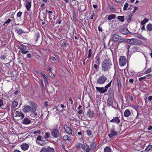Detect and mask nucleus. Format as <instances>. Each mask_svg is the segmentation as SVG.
<instances>
[{
    "mask_svg": "<svg viewBox=\"0 0 152 152\" xmlns=\"http://www.w3.org/2000/svg\"><path fill=\"white\" fill-rule=\"evenodd\" d=\"M36 142L37 144H38L39 145H44V144H45L46 143V142H45L43 140H40V141H36Z\"/></svg>",
    "mask_w": 152,
    "mask_h": 152,
    "instance_id": "b1692460",
    "label": "nucleus"
},
{
    "mask_svg": "<svg viewBox=\"0 0 152 152\" xmlns=\"http://www.w3.org/2000/svg\"><path fill=\"white\" fill-rule=\"evenodd\" d=\"M129 82L131 83H132L134 81V80L133 79H130L129 80Z\"/></svg>",
    "mask_w": 152,
    "mask_h": 152,
    "instance_id": "69168bd1",
    "label": "nucleus"
},
{
    "mask_svg": "<svg viewBox=\"0 0 152 152\" xmlns=\"http://www.w3.org/2000/svg\"><path fill=\"white\" fill-rule=\"evenodd\" d=\"M42 137L41 136H38L37 138V140L38 141H40V140H42Z\"/></svg>",
    "mask_w": 152,
    "mask_h": 152,
    "instance_id": "864d4df0",
    "label": "nucleus"
},
{
    "mask_svg": "<svg viewBox=\"0 0 152 152\" xmlns=\"http://www.w3.org/2000/svg\"><path fill=\"white\" fill-rule=\"evenodd\" d=\"M87 116L90 118L93 117L94 113V112L90 109L88 110L86 114Z\"/></svg>",
    "mask_w": 152,
    "mask_h": 152,
    "instance_id": "9d476101",
    "label": "nucleus"
},
{
    "mask_svg": "<svg viewBox=\"0 0 152 152\" xmlns=\"http://www.w3.org/2000/svg\"><path fill=\"white\" fill-rule=\"evenodd\" d=\"M91 49H90L88 50V55L87 58H90L91 57Z\"/></svg>",
    "mask_w": 152,
    "mask_h": 152,
    "instance_id": "a18cd8bd",
    "label": "nucleus"
},
{
    "mask_svg": "<svg viewBox=\"0 0 152 152\" xmlns=\"http://www.w3.org/2000/svg\"><path fill=\"white\" fill-rule=\"evenodd\" d=\"M19 52L23 54H26V53H27L28 52V51H25L24 50H19Z\"/></svg>",
    "mask_w": 152,
    "mask_h": 152,
    "instance_id": "c03bdc74",
    "label": "nucleus"
},
{
    "mask_svg": "<svg viewBox=\"0 0 152 152\" xmlns=\"http://www.w3.org/2000/svg\"><path fill=\"white\" fill-rule=\"evenodd\" d=\"M3 105V100L2 99H0V107H1Z\"/></svg>",
    "mask_w": 152,
    "mask_h": 152,
    "instance_id": "6e6d98bb",
    "label": "nucleus"
},
{
    "mask_svg": "<svg viewBox=\"0 0 152 152\" xmlns=\"http://www.w3.org/2000/svg\"><path fill=\"white\" fill-rule=\"evenodd\" d=\"M107 80L106 77L103 75L100 76L97 79L96 82L97 83L100 85L103 84Z\"/></svg>",
    "mask_w": 152,
    "mask_h": 152,
    "instance_id": "20e7f679",
    "label": "nucleus"
},
{
    "mask_svg": "<svg viewBox=\"0 0 152 152\" xmlns=\"http://www.w3.org/2000/svg\"><path fill=\"white\" fill-rule=\"evenodd\" d=\"M46 151L47 152H55L54 148L50 146H48L47 148H46Z\"/></svg>",
    "mask_w": 152,
    "mask_h": 152,
    "instance_id": "aec40b11",
    "label": "nucleus"
},
{
    "mask_svg": "<svg viewBox=\"0 0 152 152\" xmlns=\"http://www.w3.org/2000/svg\"><path fill=\"white\" fill-rule=\"evenodd\" d=\"M86 132L87 133V134L88 136L91 135L92 134L90 130H87L86 131Z\"/></svg>",
    "mask_w": 152,
    "mask_h": 152,
    "instance_id": "ea45409f",
    "label": "nucleus"
},
{
    "mask_svg": "<svg viewBox=\"0 0 152 152\" xmlns=\"http://www.w3.org/2000/svg\"><path fill=\"white\" fill-rule=\"evenodd\" d=\"M33 113L31 114V115L35 118V119L36 120L38 119L39 116H38L37 113L35 112H31Z\"/></svg>",
    "mask_w": 152,
    "mask_h": 152,
    "instance_id": "4be33fe9",
    "label": "nucleus"
},
{
    "mask_svg": "<svg viewBox=\"0 0 152 152\" xmlns=\"http://www.w3.org/2000/svg\"><path fill=\"white\" fill-rule=\"evenodd\" d=\"M41 75L43 77L44 79L45 80V81L47 82H48V78L46 75L45 74H43V73H41Z\"/></svg>",
    "mask_w": 152,
    "mask_h": 152,
    "instance_id": "4c0bfd02",
    "label": "nucleus"
},
{
    "mask_svg": "<svg viewBox=\"0 0 152 152\" xmlns=\"http://www.w3.org/2000/svg\"><path fill=\"white\" fill-rule=\"evenodd\" d=\"M10 104H8L7 107L5 108V109L7 111H9L10 109Z\"/></svg>",
    "mask_w": 152,
    "mask_h": 152,
    "instance_id": "37998d69",
    "label": "nucleus"
},
{
    "mask_svg": "<svg viewBox=\"0 0 152 152\" xmlns=\"http://www.w3.org/2000/svg\"><path fill=\"white\" fill-rule=\"evenodd\" d=\"M152 148V145H149L145 148V151L146 152H148Z\"/></svg>",
    "mask_w": 152,
    "mask_h": 152,
    "instance_id": "c756f323",
    "label": "nucleus"
},
{
    "mask_svg": "<svg viewBox=\"0 0 152 152\" xmlns=\"http://www.w3.org/2000/svg\"><path fill=\"white\" fill-rule=\"evenodd\" d=\"M96 142H93L92 144L91 145V148L92 150L94 149L96 146Z\"/></svg>",
    "mask_w": 152,
    "mask_h": 152,
    "instance_id": "a878e982",
    "label": "nucleus"
},
{
    "mask_svg": "<svg viewBox=\"0 0 152 152\" xmlns=\"http://www.w3.org/2000/svg\"><path fill=\"white\" fill-rule=\"evenodd\" d=\"M146 77L147 76H145L142 77H140L139 79V80L140 81H142L143 80L146 78Z\"/></svg>",
    "mask_w": 152,
    "mask_h": 152,
    "instance_id": "49530a36",
    "label": "nucleus"
},
{
    "mask_svg": "<svg viewBox=\"0 0 152 152\" xmlns=\"http://www.w3.org/2000/svg\"><path fill=\"white\" fill-rule=\"evenodd\" d=\"M112 82V80L106 85L104 88L96 87V90L98 91L101 93H104L106 92L107 91L108 88L110 86Z\"/></svg>",
    "mask_w": 152,
    "mask_h": 152,
    "instance_id": "7ed1b4c3",
    "label": "nucleus"
},
{
    "mask_svg": "<svg viewBox=\"0 0 152 152\" xmlns=\"http://www.w3.org/2000/svg\"><path fill=\"white\" fill-rule=\"evenodd\" d=\"M134 108L136 110H137L139 108L138 106V105L135 106Z\"/></svg>",
    "mask_w": 152,
    "mask_h": 152,
    "instance_id": "e2e57ef3",
    "label": "nucleus"
},
{
    "mask_svg": "<svg viewBox=\"0 0 152 152\" xmlns=\"http://www.w3.org/2000/svg\"><path fill=\"white\" fill-rule=\"evenodd\" d=\"M18 104V102L14 100L12 102V105L13 107H16Z\"/></svg>",
    "mask_w": 152,
    "mask_h": 152,
    "instance_id": "7c9ffc66",
    "label": "nucleus"
},
{
    "mask_svg": "<svg viewBox=\"0 0 152 152\" xmlns=\"http://www.w3.org/2000/svg\"><path fill=\"white\" fill-rule=\"evenodd\" d=\"M82 149L86 151V152H89L90 150L89 145L86 143L83 144Z\"/></svg>",
    "mask_w": 152,
    "mask_h": 152,
    "instance_id": "f8f14e48",
    "label": "nucleus"
},
{
    "mask_svg": "<svg viewBox=\"0 0 152 152\" xmlns=\"http://www.w3.org/2000/svg\"><path fill=\"white\" fill-rule=\"evenodd\" d=\"M68 136L67 135H65L63 137V139L65 140H68L69 142H71V140H68Z\"/></svg>",
    "mask_w": 152,
    "mask_h": 152,
    "instance_id": "473e14b6",
    "label": "nucleus"
},
{
    "mask_svg": "<svg viewBox=\"0 0 152 152\" xmlns=\"http://www.w3.org/2000/svg\"><path fill=\"white\" fill-rule=\"evenodd\" d=\"M129 31L126 28H123L121 30V32L123 34H128Z\"/></svg>",
    "mask_w": 152,
    "mask_h": 152,
    "instance_id": "6ab92c4d",
    "label": "nucleus"
},
{
    "mask_svg": "<svg viewBox=\"0 0 152 152\" xmlns=\"http://www.w3.org/2000/svg\"><path fill=\"white\" fill-rule=\"evenodd\" d=\"M117 80L118 85V88H121V85L120 79L119 78H118L117 79Z\"/></svg>",
    "mask_w": 152,
    "mask_h": 152,
    "instance_id": "bb28decb",
    "label": "nucleus"
},
{
    "mask_svg": "<svg viewBox=\"0 0 152 152\" xmlns=\"http://www.w3.org/2000/svg\"><path fill=\"white\" fill-rule=\"evenodd\" d=\"M29 103L31 112L36 111L37 109V105L35 102H29Z\"/></svg>",
    "mask_w": 152,
    "mask_h": 152,
    "instance_id": "423d86ee",
    "label": "nucleus"
},
{
    "mask_svg": "<svg viewBox=\"0 0 152 152\" xmlns=\"http://www.w3.org/2000/svg\"><path fill=\"white\" fill-rule=\"evenodd\" d=\"M104 152H111L110 148L109 147H106L104 150Z\"/></svg>",
    "mask_w": 152,
    "mask_h": 152,
    "instance_id": "c85d7f7f",
    "label": "nucleus"
},
{
    "mask_svg": "<svg viewBox=\"0 0 152 152\" xmlns=\"http://www.w3.org/2000/svg\"><path fill=\"white\" fill-rule=\"evenodd\" d=\"M117 19L122 22H123L124 21V16H118L117 17Z\"/></svg>",
    "mask_w": 152,
    "mask_h": 152,
    "instance_id": "5701e85b",
    "label": "nucleus"
},
{
    "mask_svg": "<svg viewBox=\"0 0 152 152\" xmlns=\"http://www.w3.org/2000/svg\"><path fill=\"white\" fill-rule=\"evenodd\" d=\"M1 58L3 60H4L5 58H6L5 56H4V55H2L1 56Z\"/></svg>",
    "mask_w": 152,
    "mask_h": 152,
    "instance_id": "bf43d9fd",
    "label": "nucleus"
},
{
    "mask_svg": "<svg viewBox=\"0 0 152 152\" xmlns=\"http://www.w3.org/2000/svg\"><path fill=\"white\" fill-rule=\"evenodd\" d=\"M148 19L145 18L141 22V23L142 25H143L145 24V23L148 21Z\"/></svg>",
    "mask_w": 152,
    "mask_h": 152,
    "instance_id": "2f4dec72",
    "label": "nucleus"
},
{
    "mask_svg": "<svg viewBox=\"0 0 152 152\" xmlns=\"http://www.w3.org/2000/svg\"><path fill=\"white\" fill-rule=\"evenodd\" d=\"M110 122H114L116 123L117 124H118L120 122V120L119 119L118 117H116L113 119L110 120Z\"/></svg>",
    "mask_w": 152,
    "mask_h": 152,
    "instance_id": "a211bd4d",
    "label": "nucleus"
},
{
    "mask_svg": "<svg viewBox=\"0 0 152 152\" xmlns=\"http://www.w3.org/2000/svg\"><path fill=\"white\" fill-rule=\"evenodd\" d=\"M95 58L98 64V65H99L100 63V58L98 56H97Z\"/></svg>",
    "mask_w": 152,
    "mask_h": 152,
    "instance_id": "c9c22d12",
    "label": "nucleus"
},
{
    "mask_svg": "<svg viewBox=\"0 0 152 152\" xmlns=\"http://www.w3.org/2000/svg\"><path fill=\"white\" fill-rule=\"evenodd\" d=\"M147 29L149 31H152V24H148L147 26Z\"/></svg>",
    "mask_w": 152,
    "mask_h": 152,
    "instance_id": "393cba45",
    "label": "nucleus"
},
{
    "mask_svg": "<svg viewBox=\"0 0 152 152\" xmlns=\"http://www.w3.org/2000/svg\"><path fill=\"white\" fill-rule=\"evenodd\" d=\"M112 66V63L109 59H106L103 61L102 63V69L104 72L109 71Z\"/></svg>",
    "mask_w": 152,
    "mask_h": 152,
    "instance_id": "f03ea898",
    "label": "nucleus"
},
{
    "mask_svg": "<svg viewBox=\"0 0 152 152\" xmlns=\"http://www.w3.org/2000/svg\"><path fill=\"white\" fill-rule=\"evenodd\" d=\"M66 126L64 128L67 133L69 134H72V132L71 128L67 125H66Z\"/></svg>",
    "mask_w": 152,
    "mask_h": 152,
    "instance_id": "dca6fc26",
    "label": "nucleus"
},
{
    "mask_svg": "<svg viewBox=\"0 0 152 152\" xmlns=\"http://www.w3.org/2000/svg\"><path fill=\"white\" fill-rule=\"evenodd\" d=\"M11 20L10 19H8L7 21H6L3 25H4L5 24H8L11 21Z\"/></svg>",
    "mask_w": 152,
    "mask_h": 152,
    "instance_id": "8fccbe9b",
    "label": "nucleus"
},
{
    "mask_svg": "<svg viewBox=\"0 0 152 152\" xmlns=\"http://www.w3.org/2000/svg\"><path fill=\"white\" fill-rule=\"evenodd\" d=\"M26 3L25 4V7L28 11L30 10V9L31 7V2L26 1Z\"/></svg>",
    "mask_w": 152,
    "mask_h": 152,
    "instance_id": "9b49d317",
    "label": "nucleus"
},
{
    "mask_svg": "<svg viewBox=\"0 0 152 152\" xmlns=\"http://www.w3.org/2000/svg\"><path fill=\"white\" fill-rule=\"evenodd\" d=\"M20 45L22 47L23 50H26V49L27 47H26V46L24 45Z\"/></svg>",
    "mask_w": 152,
    "mask_h": 152,
    "instance_id": "4d7b16f0",
    "label": "nucleus"
},
{
    "mask_svg": "<svg viewBox=\"0 0 152 152\" xmlns=\"http://www.w3.org/2000/svg\"><path fill=\"white\" fill-rule=\"evenodd\" d=\"M51 134L54 138L58 137L59 136V130L57 129H54L51 131Z\"/></svg>",
    "mask_w": 152,
    "mask_h": 152,
    "instance_id": "0eeeda50",
    "label": "nucleus"
},
{
    "mask_svg": "<svg viewBox=\"0 0 152 152\" xmlns=\"http://www.w3.org/2000/svg\"><path fill=\"white\" fill-rule=\"evenodd\" d=\"M115 15L114 14H111L109 15L108 17V19L109 20H110L112 19H114Z\"/></svg>",
    "mask_w": 152,
    "mask_h": 152,
    "instance_id": "cd10ccee",
    "label": "nucleus"
},
{
    "mask_svg": "<svg viewBox=\"0 0 152 152\" xmlns=\"http://www.w3.org/2000/svg\"><path fill=\"white\" fill-rule=\"evenodd\" d=\"M114 127V126H112L113 128L111 129L110 131V133L108 134V136L110 138H111L112 137L116 135L117 134V132L116 131H115Z\"/></svg>",
    "mask_w": 152,
    "mask_h": 152,
    "instance_id": "6e6552de",
    "label": "nucleus"
},
{
    "mask_svg": "<svg viewBox=\"0 0 152 152\" xmlns=\"http://www.w3.org/2000/svg\"><path fill=\"white\" fill-rule=\"evenodd\" d=\"M83 112V111L81 110H79L78 112V113L79 114H81V113H82Z\"/></svg>",
    "mask_w": 152,
    "mask_h": 152,
    "instance_id": "774afa93",
    "label": "nucleus"
},
{
    "mask_svg": "<svg viewBox=\"0 0 152 152\" xmlns=\"http://www.w3.org/2000/svg\"><path fill=\"white\" fill-rule=\"evenodd\" d=\"M113 102V100L112 98L110 96L108 97L107 101V105L109 106H110L112 105Z\"/></svg>",
    "mask_w": 152,
    "mask_h": 152,
    "instance_id": "4468645a",
    "label": "nucleus"
},
{
    "mask_svg": "<svg viewBox=\"0 0 152 152\" xmlns=\"http://www.w3.org/2000/svg\"><path fill=\"white\" fill-rule=\"evenodd\" d=\"M30 106L28 105H25L23 106V112L25 113H27L29 112H31Z\"/></svg>",
    "mask_w": 152,
    "mask_h": 152,
    "instance_id": "1a4fd4ad",
    "label": "nucleus"
},
{
    "mask_svg": "<svg viewBox=\"0 0 152 152\" xmlns=\"http://www.w3.org/2000/svg\"><path fill=\"white\" fill-rule=\"evenodd\" d=\"M83 145H82L81 143L77 144L76 145V147L77 148H79L80 147H82Z\"/></svg>",
    "mask_w": 152,
    "mask_h": 152,
    "instance_id": "a19ab883",
    "label": "nucleus"
},
{
    "mask_svg": "<svg viewBox=\"0 0 152 152\" xmlns=\"http://www.w3.org/2000/svg\"><path fill=\"white\" fill-rule=\"evenodd\" d=\"M152 100V96H150L148 98V100L149 101H151Z\"/></svg>",
    "mask_w": 152,
    "mask_h": 152,
    "instance_id": "680f3d73",
    "label": "nucleus"
},
{
    "mask_svg": "<svg viewBox=\"0 0 152 152\" xmlns=\"http://www.w3.org/2000/svg\"><path fill=\"white\" fill-rule=\"evenodd\" d=\"M24 31L21 29H18L17 31L18 34L19 35L21 34Z\"/></svg>",
    "mask_w": 152,
    "mask_h": 152,
    "instance_id": "e433bc0d",
    "label": "nucleus"
},
{
    "mask_svg": "<svg viewBox=\"0 0 152 152\" xmlns=\"http://www.w3.org/2000/svg\"><path fill=\"white\" fill-rule=\"evenodd\" d=\"M40 152H47L46 151V148H42Z\"/></svg>",
    "mask_w": 152,
    "mask_h": 152,
    "instance_id": "de8ad7c7",
    "label": "nucleus"
},
{
    "mask_svg": "<svg viewBox=\"0 0 152 152\" xmlns=\"http://www.w3.org/2000/svg\"><path fill=\"white\" fill-rule=\"evenodd\" d=\"M44 105L45 107H47L48 105V102L47 101H45L44 104Z\"/></svg>",
    "mask_w": 152,
    "mask_h": 152,
    "instance_id": "0e129e2a",
    "label": "nucleus"
},
{
    "mask_svg": "<svg viewBox=\"0 0 152 152\" xmlns=\"http://www.w3.org/2000/svg\"><path fill=\"white\" fill-rule=\"evenodd\" d=\"M151 71V68L148 69L145 72V73L148 74Z\"/></svg>",
    "mask_w": 152,
    "mask_h": 152,
    "instance_id": "3c124183",
    "label": "nucleus"
},
{
    "mask_svg": "<svg viewBox=\"0 0 152 152\" xmlns=\"http://www.w3.org/2000/svg\"><path fill=\"white\" fill-rule=\"evenodd\" d=\"M134 10H133V11L132 12V13H134L135 11L137 10L138 9V7H134Z\"/></svg>",
    "mask_w": 152,
    "mask_h": 152,
    "instance_id": "5fc2aeb1",
    "label": "nucleus"
},
{
    "mask_svg": "<svg viewBox=\"0 0 152 152\" xmlns=\"http://www.w3.org/2000/svg\"><path fill=\"white\" fill-rule=\"evenodd\" d=\"M94 69H96V70L97 71L98 70L99 65H97L96 64H95L94 65Z\"/></svg>",
    "mask_w": 152,
    "mask_h": 152,
    "instance_id": "58836bf2",
    "label": "nucleus"
},
{
    "mask_svg": "<svg viewBox=\"0 0 152 152\" xmlns=\"http://www.w3.org/2000/svg\"><path fill=\"white\" fill-rule=\"evenodd\" d=\"M126 63V60L124 56H121L119 59V64L121 66H123L125 65Z\"/></svg>",
    "mask_w": 152,
    "mask_h": 152,
    "instance_id": "39448f33",
    "label": "nucleus"
},
{
    "mask_svg": "<svg viewBox=\"0 0 152 152\" xmlns=\"http://www.w3.org/2000/svg\"><path fill=\"white\" fill-rule=\"evenodd\" d=\"M22 14V12H19L17 13V16L18 17H20L21 16Z\"/></svg>",
    "mask_w": 152,
    "mask_h": 152,
    "instance_id": "09e8293b",
    "label": "nucleus"
},
{
    "mask_svg": "<svg viewBox=\"0 0 152 152\" xmlns=\"http://www.w3.org/2000/svg\"><path fill=\"white\" fill-rule=\"evenodd\" d=\"M119 35L116 34H113L112 35V38H119Z\"/></svg>",
    "mask_w": 152,
    "mask_h": 152,
    "instance_id": "79ce46f5",
    "label": "nucleus"
},
{
    "mask_svg": "<svg viewBox=\"0 0 152 152\" xmlns=\"http://www.w3.org/2000/svg\"><path fill=\"white\" fill-rule=\"evenodd\" d=\"M50 133L49 132H47L45 133L44 136V137L45 139L48 138L50 137Z\"/></svg>",
    "mask_w": 152,
    "mask_h": 152,
    "instance_id": "f704fd0d",
    "label": "nucleus"
},
{
    "mask_svg": "<svg viewBox=\"0 0 152 152\" xmlns=\"http://www.w3.org/2000/svg\"><path fill=\"white\" fill-rule=\"evenodd\" d=\"M129 5V4L128 3L126 2L124 5L123 10L125 11L127 10V9Z\"/></svg>",
    "mask_w": 152,
    "mask_h": 152,
    "instance_id": "72a5a7b5",
    "label": "nucleus"
},
{
    "mask_svg": "<svg viewBox=\"0 0 152 152\" xmlns=\"http://www.w3.org/2000/svg\"><path fill=\"white\" fill-rule=\"evenodd\" d=\"M31 121L28 118H25L23 122V124H29L31 123Z\"/></svg>",
    "mask_w": 152,
    "mask_h": 152,
    "instance_id": "f3484780",
    "label": "nucleus"
},
{
    "mask_svg": "<svg viewBox=\"0 0 152 152\" xmlns=\"http://www.w3.org/2000/svg\"><path fill=\"white\" fill-rule=\"evenodd\" d=\"M152 129V126L151 125L149 126L148 128V130H151Z\"/></svg>",
    "mask_w": 152,
    "mask_h": 152,
    "instance_id": "052dcab7",
    "label": "nucleus"
},
{
    "mask_svg": "<svg viewBox=\"0 0 152 152\" xmlns=\"http://www.w3.org/2000/svg\"><path fill=\"white\" fill-rule=\"evenodd\" d=\"M51 59L53 61H55L56 60V58L54 57H52L51 58Z\"/></svg>",
    "mask_w": 152,
    "mask_h": 152,
    "instance_id": "338daca9",
    "label": "nucleus"
},
{
    "mask_svg": "<svg viewBox=\"0 0 152 152\" xmlns=\"http://www.w3.org/2000/svg\"><path fill=\"white\" fill-rule=\"evenodd\" d=\"M126 42L129 43L133 45H140L142 42L137 39H110L109 43L110 44H113L116 43L118 45L121 42Z\"/></svg>",
    "mask_w": 152,
    "mask_h": 152,
    "instance_id": "f257e3e1",
    "label": "nucleus"
},
{
    "mask_svg": "<svg viewBox=\"0 0 152 152\" xmlns=\"http://www.w3.org/2000/svg\"><path fill=\"white\" fill-rule=\"evenodd\" d=\"M130 114V112L129 110H126L124 113V116L126 117L129 116Z\"/></svg>",
    "mask_w": 152,
    "mask_h": 152,
    "instance_id": "412c9836",
    "label": "nucleus"
},
{
    "mask_svg": "<svg viewBox=\"0 0 152 152\" xmlns=\"http://www.w3.org/2000/svg\"><path fill=\"white\" fill-rule=\"evenodd\" d=\"M33 133L34 134H38L40 133V132L39 130H37L34 131Z\"/></svg>",
    "mask_w": 152,
    "mask_h": 152,
    "instance_id": "603ef678",
    "label": "nucleus"
},
{
    "mask_svg": "<svg viewBox=\"0 0 152 152\" xmlns=\"http://www.w3.org/2000/svg\"><path fill=\"white\" fill-rule=\"evenodd\" d=\"M22 149L24 151H26L28 149L29 147V145L27 144L23 143L21 145Z\"/></svg>",
    "mask_w": 152,
    "mask_h": 152,
    "instance_id": "2eb2a0df",
    "label": "nucleus"
},
{
    "mask_svg": "<svg viewBox=\"0 0 152 152\" xmlns=\"http://www.w3.org/2000/svg\"><path fill=\"white\" fill-rule=\"evenodd\" d=\"M16 115L15 117H20L21 118H23L24 117V115L21 112L17 111L15 112Z\"/></svg>",
    "mask_w": 152,
    "mask_h": 152,
    "instance_id": "ddd939ff",
    "label": "nucleus"
},
{
    "mask_svg": "<svg viewBox=\"0 0 152 152\" xmlns=\"http://www.w3.org/2000/svg\"><path fill=\"white\" fill-rule=\"evenodd\" d=\"M69 101H70L71 102V104L72 105L73 104V101L72 99V98L71 97H70L69 99Z\"/></svg>",
    "mask_w": 152,
    "mask_h": 152,
    "instance_id": "13d9d810",
    "label": "nucleus"
}]
</instances>
